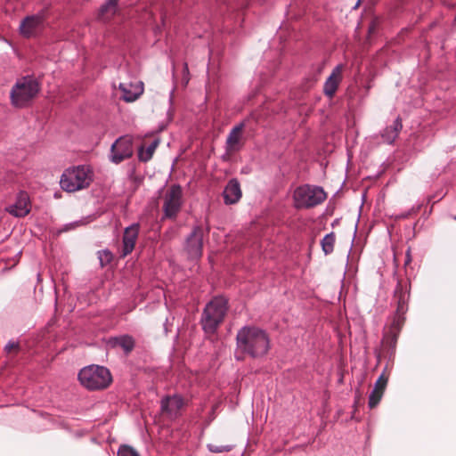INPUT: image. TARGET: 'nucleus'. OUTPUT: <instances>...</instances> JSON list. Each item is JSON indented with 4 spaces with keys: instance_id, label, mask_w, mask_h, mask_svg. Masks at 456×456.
Listing matches in <instances>:
<instances>
[{
    "instance_id": "nucleus-1",
    "label": "nucleus",
    "mask_w": 456,
    "mask_h": 456,
    "mask_svg": "<svg viewBox=\"0 0 456 456\" xmlns=\"http://www.w3.org/2000/svg\"><path fill=\"white\" fill-rule=\"evenodd\" d=\"M237 350L252 358H259L265 355L270 348L268 334L256 326H245L241 328L236 336Z\"/></svg>"
},
{
    "instance_id": "nucleus-2",
    "label": "nucleus",
    "mask_w": 456,
    "mask_h": 456,
    "mask_svg": "<svg viewBox=\"0 0 456 456\" xmlns=\"http://www.w3.org/2000/svg\"><path fill=\"white\" fill-rule=\"evenodd\" d=\"M41 90L39 82L32 77H23L16 81L10 92L11 103L15 108L28 107Z\"/></svg>"
},
{
    "instance_id": "nucleus-3",
    "label": "nucleus",
    "mask_w": 456,
    "mask_h": 456,
    "mask_svg": "<svg viewBox=\"0 0 456 456\" xmlns=\"http://www.w3.org/2000/svg\"><path fill=\"white\" fill-rule=\"evenodd\" d=\"M227 303L224 297H216L206 305L201 318V324L206 333L214 334L224 322L228 310Z\"/></svg>"
},
{
    "instance_id": "nucleus-4",
    "label": "nucleus",
    "mask_w": 456,
    "mask_h": 456,
    "mask_svg": "<svg viewBox=\"0 0 456 456\" xmlns=\"http://www.w3.org/2000/svg\"><path fill=\"white\" fill-rule=\"evenodd\" d=\"M411 293V281L408 278H398L394 291L396 311L390 329L401 331L405 322L404 314L408 311V301Z\"/></svg>"
},
{
    "instance_id": "nucleus-5",
    "label": "nucleus",
    "mask_w": 456,
    "mask_h": 456,
    "mask_svg": "<svg viewBox=\"0 0 456 456\" xmlns=\"http://www.w3.org/2000/svg\"><path fill=\"white\" fill-rule=\"evenodd\" d=\"M80 383L89 390H100L109 387L112 381L110 370L102 366L90 365L78 373Z\"/></svg>"
},
{
    "instance_id": "nucleus-6",
    "label": "nucleus",
    "mask_w": 456,
    "mask_h": 456,
    "mask_svg": "<svg viewBox=\"0 0 456 456\" xmlns=\"http://www.w3.org/2000/svg\"><path fill=\"white\" fill-rule=\"evenodd\" d=\"M92 182L90 169L85 166H80L65 170L60 181L62 190L73 192L90 185Z\"/></svg>"
},
{
    "instance_id": "nucleus-7",
    "label": "nucleus",
    "mask_w": 456,
    "mask_h": 456,
    "mask_svg": "<svg viewBox=\"0 0 456 456\" xmlns=\"http://www.w3.org/2000/svg\"><path fill=\"white\" fill-rule=\"evenodd\" d=\"M327 198L322 187L302 185L294 191L293 199L297 208H310L322 203Z\"/></svg>"
},
{
    "instance_id": "nucleus-8",
    "label": "nucleus",
    "mask_w": 456,
    "mask_h": 456,
    "mask_svg": "<svg viewBox=\"0 0 456 456\" xmlns=\"http://www.w3.org/2000/svg\"><path fill=\"white\" fill-rule=\"evenodd\" d=\"M164 217L175 219L183 204V191L179 185H171L163 195Z\"/></svg>"
},
{
    "instance_id": "nucleus-9",
    "label": "nucleus",
    "mask_w": 456,
    "mask_h": 456,
    "mask_svg": "<svg viewBox=\"0 0 456 456\" xmlns=\"http://www.w3.org/2000/svg\"><path fill=\"white\" fill-rule=\"evenodd\" d=\"M188 401L179 394L166 395L160 401V412L166 419L174 420L182 415Z\"/></svg>"
},
{
    "instance_id": "nucleus-10",
    "label": "nucleus",
    "mask_w": 456,
    "mask_h": 456,
    "mask_svg": "<svg viewBox=\"0 0 456 456\" xmlns=\"http://www.w3.org/2000/svg\"><path fill=\"white\" fill-rule=\"evenodd\" d=\"M245 127L246 122L242 121L233 126L228 134L225 141V154L224 156V159H229L244 147L246 142V138L244 136Z\"/></svg>"
},
{
    "instance_id": "nucleus-11",
    "label": "nucleus",
    "mask_w": 456,
    "mask_h": 456,
    "mask_svg": "<svg viewBox=\"0 0 456 456\" xmlns=\"http://www.w3.org/2000/svg\"><path fill=\"white\" fill-rule=\"evenodd\" d=\"M133 155L132 139L129 137L118 138L111 146L110 159L118 164Z\"/></svg>"
},
{
    "instance_id": "nucleus-12",
    "label": "nucleus",
    "mask_w": 456,
    "mask_h": 456,
    "mask_svg": "<svg viewBox=\"0 0 456 456\" xmlns=\"http://www.w3.org/2000/svg\"><path fill=\"white\" fill-rule=\"evenodd\" d=\"M203 229L196 226L186 240L185 250L191 258H199L202 255Z\"/></svg>"
},
{
    "instance_id": "nucleus-13",
    "label": "nucleus",
    "mask_w": 456,
    "mask_h": 456,
    "mask_svg": "<svg viewBox=\"0 0 456 456\" xmlns=\"http://www.w3.org/2000/svg\"><path fill=\"white\" fill-rule=\"evenodd\" d=\"M44 20L43 13L26 17L20 25V34L25 37L36 36L43 28Z\"/></svg>"
},
{
    "instance_id": "nucleus-14",
    "label": "nucleus",
    "mask_w": 456,
    "mask_h": 456,
    "mask_svg": "<svg viewBox=\"0 0 456 456\" xmlns=\"http://www.w3.org/2000/svg\"><path fill=\"white\" fill-rule=\"evenodd\" d=\"M5 210L15 217H24L30 212V201L27 192L20 191L14 204L8 206Z\"/></svg>"
},
{
    "instance_id": "nucleus-15",
    "label": "nucleus",
    "mask_w": 456,
    "mask_h": 456,
    "mask_svg": "<svg viewBox=\"0 0 456 456\" xmlns=\"http://www.w3.org/2000/svg\"><path fill=\"white\" fill-rule=\"evenodd\" d=\"M140 224H133L129 227H126L123 235V248L122 256H126L130 254L135 246V242L139 234Z\"/></svg>"
},
{
    "instance_id": "nucleus-16",
    "label": "nucleus",
    "mask_w": 456,
    "mask_h": 456,
    "mask_svg": "<svg viewBox=\"0 0 456 456\" xmlns=\"http://www.w3.org/2000/svg\"><path fill=\"white\" fill-rule=\"evenodd\" d=\"M343 65H338L326 79L323 86V93L329 98H332L342 81Z\"/></svg>"
},
{
    "instance_id": "nucleus-17",
    "label": "nucleus",
    "mask_w": 456,
    "mask_h": 456,
    "mask_svg": "<svg viewBox=\"0 0 456 456\" xmlns=\"http://www.w3.org/2000/svg\"><path fill=\"white\" fill-rule=\"evenodd\" d=\"M225 204H234L241 198V190L239 182L232 179L228 182L223 192Z\"/></svg>"
},
{
    "instance_id": "nucleus-18",
    "label": "nucleus",
    "mask_w": 456,
    "mask_h": 456,
    "mask_svg": "<svg viewBox=\"0 0 456 456\" xmlns=\"http://www.w3.org/2000/svg\"><path fill=\"white\" fill-rule=\"evenodd\" d=\"M109 344L112 347L121 348L126 354H128L134 350L135 341L130 335H121L118 337L110 338Z\"/></svg>"
},
{
    "instance_id": "nucleus-19",
    "label": "nucleus",
    "mask_w": 456,
    "mask_h": 456,
    "mask_svg": "<svg viewBox=\"0 0 456 456\" xmlns=\"http://www.w3.org/2000/svg\"><path fill=\"white\" fill-rule=\"evenodd\" d=\"M119 89L122 91V98L127 102H134L142 94L141 86H134L132 84H120Z\"/></svg>"
},
{
    "instance_id": "nucleus-20",
    "label": "nucleus",
    "mask_w": 456,
    "mask_h": 456,
    "mask_svg": "<svg viewBox=\"0 0 456 456\" xmlns=\"http://www.w3.org/2000/svg\"><path fill=\"white\" fill-rule=\"evenodd\" d=\"M403 128L402 119L397 118L392 126H387L382 133L381 136L386 142L392 143L397 138Z\"/></svg>"
},
{
    "instance_id": "nucleus-21",
    "label": "nucleus",
    "mask_w": 456,
    "mask_h": 456,
    "mask_svg": "<svg viewBox=\"0 0 456 456\" xmlns=\"http://www.w3.org/2000/svg\"><path fill=\"white\" fill-rule=\"evenodd\" d=\"M118 1L109 0L105 4L102 5L99 10L98 18L102 21L109 20L117 12Z\"/></svg>"
},
{
    "instance_id": "nucleus-22",
    "label": "nucleus",
    "mask_w": 456,
    "mask_h": 456,
    "mask_svg": "<svg viewBox=\"0 0 456 456\" xmlns=\"http://www.w3.org/2000/svg\"><path fill=\"white\" fill-rule=\"evenodd\" d=\"M399 333V331L389 328V330L384 335L382 340L383 346L391 351H394L396 346Z\"/></svg>"
},
{
    "instance_id": "nucleus-23",
    "label": "nucleus",
    "mask_w": 456,
    "mask_h": 456,
    "mask_svg": "<svg viewBox=\"0 0 456 456\" xmlns=\"http://www.w3.org/2000/svg\"><path fill=\"white\" fill-rule=\"evenodd\" d=\"M336 235L334 232L326 234L321 241L322 249L325 255H330L334 250Z\"/></svg>"
},
{
    "instance_id": "nucleus-24",
    "label": "nucleus",
    "mask_w": 456,
    "mask_h": 456,
    "mask_svg": "<svg viewBox=\"0 0 456 456\" xmlns=\"http://www.w3.org/2000/svg\"><path fill=\"white\" fill-rule=\"evenodd\" d=\"M158 144H159V142L157 140H155L147 147L146 150H144L143 148H141L139 150V153H138L140 160L144 161V162L150 160L152 158L153 153H154L156 148L158 147Z\"/></svg>"
},
{
    "instance_id": "nucleus-25",
    "label": "nucleus",
    "mask_w": 456,
    "mask_h": 456,
    "mask_svg": "<svg viewBox=\"0 0 456 456\" xmlns=\"http://www.w3.org/2000/svg\"><path fill=\"white\" fill-rule=\"evenodd\" d=\"M383 395V391L373 388L369 396V407L370 409L375 408L379 403Z\"/></svg>"
},
{
    "instance_id": "nucleus-26",
    "label": "nucleus",
    "mask_w": 456,
    "mask_h": 456,
    "mask_svg": "<svg viewBox=\"0 0 456 456\" xmlns=\"http://www.w3.org/2000/svg\"><path fill=\"white\" fill-rule=\"evenodd\" d=\"M387 382L388 376L385 372H382L379 379L376 380L374 388L385 392Z\"/></svg>"
},
{
    "instance_id": "nucleus-27",
    "label": "nucleus",
    "mask_w": 456,
    "mask_h": 456,
    "mask_svg": "<svg viewBox=\"0 0 456 456\" xmlns=\"http://www.w3.org/2000/svg\"><path fill=\"white\" fill-rule=\"evenodd\" d=\"M118 456H140L139 453L129 445H121L118 452Z\"/></svg>"
},
{
    "instance_id": "nucleus-28",
    "label": "nucleus",
    "mask_w": 456,
    "mask_h": 456,
    "mask_svg": "<svg viewBox=\"0 0 456 456\" xmlns=\"http://www.w3.org/2000/svg\"><path fill=\"white\" fill-rule=\"evenodd\" d=\"M99 259L102 266H104L105 265L110 263V261L112 260V255L109 251H100Z\"/></svg>"
},
{
    "instance_id": "nucleus-29",
    "label": "nucleus",
    "mask_w": 456,
    "mask_h": 456,
    "mask_svg": "<svg viewBox=\"0 0 456 456\" xmlns=\"http://www.w3.org/2000/svg\"><path fill=\"white\" fill-rule=\"evenodd\" d=\"M208 449L212 452H229L231 450V446L217 445V444H208Z\"/></svg>"
},
{
    "instance_id": "nucleus-30",
    "label": "nucleus",
    "mask_w": 456,
    "mask_h": 456,
    "mask_svg": "<svg viewBox=\"0 0 456 456\" xmlns=\"http://www.w3.org/2000/svg\"><path fill=\"white\" fill-rule=\"evenodd\" d=\"M4 350L7 354H17L20 351V344L17 342L10 341L6 346Z\"/></svg>"
},
{
    "instance_id": "nucleus-31",
    "label": "nucleus",
    "mask_w": 456,
    "mask_h": 456,
    "mask_svg": "<svg viewBox=\"0 0 456 456\" xmlns=\"http://www.w3.org/2000/svg\"><path fill=\"white\" fill-rule=\"evenodd\" d=\"M411 260L412 259H411V250L408 249L406 251V256H405V260H404V266L405 267L408 266L411 264Z\"/></svg>"
},
{
    "instance_id": "nucleus-32",
    "label": "nucleus",
    "mask_w": 456,
    "mask_h": 456,
    "mask_svg": "<svg viewBox=\"0 0 456 456\" xmlns=\"http://www.w3.org/2000/svg\"><path fill=\"white\" fill-rule=\"evenodd\" d=\"M361 1L362 0H358L355 6L354 7V9H357L359 6H360V4H361Z\"/></svg>"
},
{
    "instance_id": "nucleus-33",
    "label": "nucleus",
    "mask_w": 456,
    "mask_h": 456,
    "mask_svg": "<svg viewBox=\"0 0 456 456\" xmlns=\"http://www.w3.org/2000/svg\"><path fill=\"white\" fill-rule=\"evenodd\" d=\"M183 70H184V71H186V72H188V66H187V64H184Z\"/></svg>"
}]
</instances>
